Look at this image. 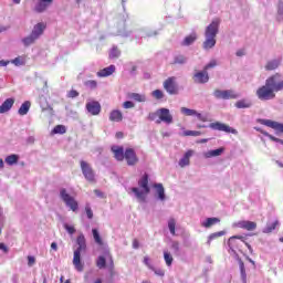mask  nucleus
Returning <instances> with one entry per match:
<instances>
[{
    "instance_id": "nucleus-53",
    "label": "nucleus",
    "mask_w": 283,
    "mask_h": 283,
    "mask_svg": "<svg viewBox=\"0 0 283 283\" xmlns=\"http://www.w3.org/2000/svg\"><path fill=\"white\" fill-rule=\"evenodd\" d=\"M36 264V259L34 256H28V266H34Z\"/></svg>"
},
{
    "instance_id": "nucleus-43",
    "label": "nucleus",
    "mask_w": 283,
    "mask_h": 283,
    "mask_svg": "<svg viewBox=\"0 0 283 283\" xmlns=\"http://www.w3.org/2000/svg\"><path fill=\"white\" fill-rule=\"evenodd\" d=\"M168 229H169L171 235H176V219H169Z\"/></svg>"
},
{
    "instance_id": "nucleus-13",
    "label": "nucleus",
    "mask_w": 283,
    "mask_h": 283,
    "mask_svg": "<svg viewBox=\"0 0 283 283\" xmlns=\"http://www.w3.org/2000/svg\"><path fill=\"white\" fill-rule=\"evenodd\" d=\"M192 81L200 85H205V83H209V73L203 69L202 71L193 74Z\"/></svg>"
},
{
    "instance_id": "nucleus-31",
    "label": "nucleus",
    "mask_w": 283,
    "mask_h": 283,
    "mask_svg": "<svg viewBox=\"0 0 283 283\" xmlns=\"http://www.w3.org/2000/svg\"><path fill=\"white\" fill-rule=\"evenodd\" d=\"M218 222H220L219 218H208L206 219V221L202 223V227H205L206 229H210V227H213V224H218Z\"/></svg>"
},
{
    "instance_id": "nucleus-15",
    "label": "nucleus",
    "mask_w": 283,
    "mask_h": 283,
    "mask_svg": "<svg viewBox=\"0 0 283 283\" xmlns=\"http://www.w3.org/2000/svg\"><path fill=\"white\" fill-rule=\"evenodd\" d=\"M261 125H265V127H271V129H275V132H280L283 134V124L273 122L271 119H260Z\"/></svg>"
},
{
    "instance_id": "nucleus-45",
    "label": "nucleus",
    "mask_w": 283,
    "mask_h": 283,
    "mask_svg": "<svg viewBox=\"0 0 283 283\" xmlns=\"http://www.w3.org/2000/svg\"><path fill=\"white\" fill-rule=\"evenodd\" d=\"M153 96H154V98H156V101H160V99L165 98V93H163V91H160V90H155L153 92Z\"/></svg>"
},
{
    "instance_id": "nucleus-28",
    "label": "nucleus",
    "mask_w": 283,
    "mask_h": 283,
    "mask_svg": "<svg viewBox=\"0 0 283 283\" xmlns=\"http://www.w3.org/2000/svg\"><path fill=\"white\" fill-rule=\"evenodd\" d=\"M222 154H224V148L223 147L214 149V150H209L208 153L205 154V156L207 158H216L218 156H222Z\"/></svg>"
},
{
    "instance_id": "nucleus-1",
    "label": "nucleus",
    "mask_w": 283,
    "mask_h": 283,
    "mask_svg": "<svg viewBox=\"0 0 283 283\" xmlns=\"http://www.w3.org/2000/svg\"><path fill=\"white\" fill-rule=\"evenodd\" d=\"M283 92V80L281 73H275L265 80V84L256 90L259 101H273L275 93Z\"/></svg>"
},
{
    "instance_id": "nucleus-7",
    "label": "nucleus",
    "mask_w": 283,
    "mask_h": 283,
    "mask_svg": "<svg viewBox=\"0 0 283 283\" xmlns=\"http://www.w3.org/2000/svg\"><path fill=\"white\" fill-rule=\"evenodd\" d=\"M80 167H81V170H82V174H83L84 178L88 182H96V175L94 174V169L92 168V166L87 161L81 160L80 161Z\"/></svg>"
},
{
    "instance_id": "nucleus-61",
    "label": "nucleus",
    "mask_w": 283,
    "mask_h": 283,
    "mask_svg": "<svg viewBox=\"0 0 283 283\" xmlns=\"http://www.w3.org/2000/svg\"><path fill=\"white\" fill-rule=\"evenodd\" d=\"M11 63H13V65H22L20 57H15L14 60L11 61Z\"/></svg>"
},
{
    "instance_id": "nucleus-26",
    "label": "nucleus",
    "mask_w": 283,
    "mask_h": 283,
    "mask_svg": "<svg viewBox=\"0 0 283 283\" xmlns=\"http://www.w3.org/2000/svg\"><path fill=\"white\" fill-rule=\"evenodd\" d=\"M32 106V104L30 103V101H25L20 108L18 109V114L20 116H25V114H28L30 112V107Z\"/></svg>"
},
{
    "instance_id": "nucleus-63",
    "label": "nucleus",
    "mask_w": 283,
    "mask_h": 283,
    "mask_svg": "<svg viewBox=\"0 0 283 283\" xmlns=\"http://www.w3.org/2000/svg\"><path fill=\"white\" fill-rule=\"evenodd\" d=\"M8 65H10V61H6V60L0 61V67H6Z\"/></svg>"
},
{
    "instance_id": "nucleus-25",
    "label": "nucleus",
    "mask_w": 283,
    "mask_h": 283,
    "mask_svg": "<svg viewBox=\"0 0 283 283\" xmlns=\"http://www.w3.org/2000/svg\"><path fill=\"white\" fill-rule=\"evenodd\" d=\"M128 98L132 101H136L137 103H145L147 101V97L139 93H128Z\"/></svg>"
},
{
    "instance_id": "nucleus-51",
    "label": "nucleus",
    "mask_w": 283,
    "mask_h": 283,
    "mask_svg": "<svg viewBox=\"0 0 283 283\" xmlns=\"http://www.w3.org/2000/svg\"><path fill=\"white\" fill-rule=\"evenodd\" d=\"M78 91L76 90H71L69 93H67V98H76L78 97Z\"/></svg>"
},
{
    "instance_id": "nucleus-6",
    "label": "nucleus",
    "mask_w": 283,
    "mask_h": 283,
    "mask_svg": "<svg viewBox=\"0 0 283 283\" xmlns=\"http://www.w3.org/2000/svg\"><path fill=\"white\" fill-rule=\"evenodd\" d=\"M60 198L63 200L66 207L71 208V211H78V201H76L74 197L70 196L65 188L60 190Z\"/></svg>"
},
{
    "instance_id": "nucleus-23",
    "label": "nucleus",
    "mask_w": 283,
    "mask_h": 283,
    "mask_svg": "<svg viewBox=\"0 0 283 283\" xmlns=\"http://www.w3.org/2000/svg\"><path fill=\"white\" fill-rule=\"evenodd\" d=\"M109 120L112 123H120L123 120V112L114 109L109 114Z\"/></svg>"
},
{
    "instance_id": "nucleus-3",
    "label": "nucleus",
    "mask_w": 283,
    "mask_h": 283,
    "mask_svg": "<svg viewBox=\"0 0 283 283\" xmlns=\"http://www.w3.org/2000/svg\"><path fill=\"white\" fill-rule=\"evenodd\" d=\"M220 28V20H213L206 29V41L202 43L203 50H211L216 48V36H218V30Z\"/></svg>"
},
{
    "instance_id": "nucleus-44",
    "label": "nucleus",
    "mask_w": 283,
    "mask_h": 283,
    "mask_svg": "<svg viewBox=\"0 0 283 283\" xmlns=\"http://www.w3.org/2000/svg\"><path fill=\"white\" fill-rule=\"evenodd\" d=\"M118 56H120V50H118L117 46H113L109 52V59H118Z\"/></svg>"
},
{
    "instance_id": "nucleus-30",
    "label": "nucleus",
    "mask_w": 283,
    "mask_h": 283,
    "mask_svg": "<svg viewBox=\"0 0 283 283\" xmlns=\"http://www.w3.org/2000/svg\"><path fill=\"white\" fill-rule=\"evenodd\" d=\"M234 107H237V109H249V107H251V102L247 99H240L235 102Z\"/></svg>"
},
{
    "instance_id": "nucleus-18",
    "label": "nucleus",
    "mask_w": 283,
    "mask_h": 283,
    "mask_svg": "<svg viewBox=\"0 0 283 283\" xmlns=\"http://www.w3.org/2000/svg\"><path fill=\"white\" fill-rule=\"evenodd\" d=\"M54 2V0H40V2L35 6L34 10L35 12H45L48 10V8H50V6H52V3Z\"/></svg>"
},
{
    "instance_id": "nucleus-5",
    "label": "nucleus",
    "mask_w": 283,
    "mask_h": 283,
    "mask_svg": "<svg viewBox=\"0 0 283 283\" xmlns=\"http://www.w3.org/2000/svg\"><path fill=\"white\" fill-rule=\"evenodd\" d=\"M213 96L221 101H235V98H240V94L234 90H214Z\"/></svg>"
},
{
    "instance_id": "nucleus-37",
    "label": "nucleus",
    "mask_w": 283,
    "mask_h": 283,
    "mask_svg": "<svg viewBox=\"0 0 283 283\" xmlns=\"http://www.w3.org/2000/svg\"><path fill=\"white\" fill-rule=\"evenodd\" d=\"M4 161L7 163V165H17V163H19V156L18 155H10L8 156Z\"/></svg>"
},
{
    "instance_id": "nucleus-10",
    "label": "nucleus",
    "mask_w": 283,
    "mask_h": 283,
    "mask_svg": "<svg viewBox=\"0 0 283 283\" xmlns=\"http://www.w3.org/2000/svg\"><path fill=\"white\" fill-rule=\"evenodd\" d=\"M210 129H213L214 132H224L226 134H238V130L232 128L231 126L220 123V122H214L209 124Z\"/></svg>"
},
{
    "instance_id": "nucleus-57",
    "label": "nucleus",
    "mask_w": 283,
    "mask_h": 283,
    "mask_svg": "<svg viewBox=\"0 0 283 283\" xmlns=\"http://www.w3.org/2000/svg\"><path fill=\"white\" fill-rule=\"evenodd\" d=\"M171 249H174V251H180V243L177 241L172 242Z\"/></svg>"
},
{
    "instance_id": "nucleus-14",
    "label": "nucleus",
    "mask_w": 283,
    "mask_h": 283,
    "mask_svg": "<svg viewBox=\"0 0 283 283\" xmlns=\"http://www.w3.org/2000/svg\"><path fill=\"white\" fill-rule=\"evenodd\" d=\"M111 151L115 160H117L118 163H123V160H125V148L123 146L114 145L111 147Z\"/></svg>"
},
{
    "instance_id": "nucleus-17",
    "label": "nucleus",
    "mask_w": 283,
    "mask_h": 283,
    "mask_svg": "<svg viewBox=\"0 0 283 283\" xmlns=\"http://www.w3.org/2000/svg\"><path fill=\"white\" fill-rule=\"evenodd\" d=\"M237 227H239V229H244L245 231H255V229H258V223L255 221H239Z\"/></svg>"
},
{
    "instance_id": "nucleus-56",
    "label": "nucleus",
    "mask_w": 283,
    "mask_h": 283,
    "mask_svg": "<svg viewBox=\"0 0 283 283\" xmlns=\"http://www.w3.org/2000/svg\"><path fill=\"white\" fill-rule=\"evenodd\" d=\"M195 116H197V118L199 120H201V123H207V116H205V115H202L200 113L195 114Z\"/></svg>"
},
{
    "instance_id": "nucleus-59",
    "label": "nucleus",
    "mask_w": 283,
    "mask_h": 283,
    "mask_svg": "<svg viewBox=\"0 0 283 283\" xmlns=\"http://www.w3.org/2000/svg\"><path fill=\"white\" fill-rule=\"evenodd\" d=\"M156 116H158V111H156V113H149L148 119L149 120H156Z\"/></svg>"
},
{
    "instance_id": "nucleus-38",
    "label": "nucleus",
    "mask_w": 283,
    "mask_h": 283,
    "mask_svg": "<svg viewBox=\"0 0 283 283\" xmlns=\"http://www.w3.org/2000/svg\"><path fill=\"white\" fill-rule=\"evenodd\" d=\"M96 266H97V269H105V266H107V260H105V256L97 258Z\"/></svg>"
},
{
    "instance_id": "nucleus-64",
    "label": "nucleus",
    "mask_w": 283,
    "mask_h": 283,
    "mask_svg": "<svg viewBox=\"0 0 283 283\" xmlns=\"http://www.w3.org/2000/svg\"><path fill=\"white\" fill-rule=\"evenodd\" d=\"M0 251H4V253H8V247L4 245V243H0Z\"/></svg>"
},
{
    "instance_id": "nucleus-50",
    "label": "nucleus",
    "mask_w": 283,
    "mask_h": 283,
    "mask_svg": "<svg viewBox=\"0 0 283 283\" xmlns=\"http://www.w3.org/2000/svg\"><path fill=\"white\" fill-rule=\"evenodd\" d=\"M123 107L124 109H133V107H135V104L132 101H126L123 103Z\"/></svg>"
},
{
    "instance_id": "nucleus-42",
    "label": "nucleus",
    "mask_w": 283,
    "mask_h": 283,
    "mask_svg": "<svg viewBox=\"0 0 283 283\" xmlns=\"http://www.w3.org/2000/svg\"><path fill=\"white\" fill-rule=\"evenodd\" d=\"M92 233H93V238H94L96 244L103 245V239L101 238V234L98 233V230L93 229Z\"/></svg>"
},
{
    "instance_id": "nucleus-21",
    "label": "nucleus",
    "mask_w": 283,
    "mask_h": 283,
    "mask_svg": "<svg viewBox=\"0 0 283 283\" xmlns=\"http://www.w3.org/2000/svg\"><path fill=\"white\" fill-rule=\"evenodd\" d=\"M13 105H14V98H7L0 106V114H6V112H10Z\"/></svg>"
},
{
    "instance_id": "nucleus-46",
    "label": "nucleus",
    "mask_w": 283,
    "mask_h": 283,
    "mask_svg": "<svg viewBox=\"0 0 283 283\" xmlns=\"http://www.w3.org/2000/svg\"><path fill=\"white\" fill-rule=\"evenodd\" d=\"M84 85L91 90H96L98 83L95 80H88L84 83Z\"/></svg>"
},
{
    "instance_id": "nucleus-39",
    "label": "nucleus",
    "mask_w": 283,
    "mask_h": 283,
    "mask_svg": "<svg viewBox=\"0 0 283 283\" xmlns=\"http://www.w3.org/2000/svg\"><path fill=\"white\" fill-rule=\"evenodd\" d=\"M164 260L167 266H171V264H174V256H171V253H169L168 251L164 252Z\"/></svg>"
},
{
    "instance_id": "nucleus-48",
    "label": "nucleus",
    "mask_w": 283,
    "mask_h": 283,
    "mask_svg": "<svg viewBox=\"0 0 283 283\" xmlns=\"http://www.w3.org/2000/svg\"><path fill=\"white\" fill-rule=\"evenodd\" d=\"M64 229L67 231V233H70V235H74V233H76L74 226L65 224Z\"/></svg>"
},
{
    "instance_id": "nucleus-55",
    "label": "nucleus",
    "mask_w": 283,
    "mask_h": 283,
    "mask_svg": "<svg viewBox=\"0 0 283 283\" xmlns=\"http://www.w3.org/2000/svg\"><path fill=\"white\" fill-rule=\"evenodd\" d=\"M277 14L279 17H281V19H283V2H279V6H277Z\"/></svg>"
},
{
    "instance_id": "nucleus-2",
    "label": "nucleus",
    "mask_w": 283,
    "mask_h": 283,
    "mask_svg": "<svg viewBox=\"0 0 283 283\" xmlns=\"http://www.w3.org/2000/svg\"><path fill=\"white\" fill-rule=\"evenodd\" d=\"M76 244L77 248L73 253V265L80 273H82L85 265L81 261V253H85V251H87V241L85 240V235L83 233L76 238Z\"/></svg>"
},
{
    "instance_id": "nucleus-12",
    "label": "nucleus",
    "mask_w": 283,
    "mask_h": 283,
    "mask_svg": "<svg viewBox=\"0 0 283 283\" xmlns=\"http://www.w3.org/2000/svg\"><path fill=\"white\" fill-rule=\"evenodd\" d=\"M164 90H166V92L169 93L170 95L178 94V84H176L175 76L168 77L164 82Z\"/></svg>"
},
{
    "instance_id": "nucleus-8",
    "label": "nucleus",
    "mask_w": 283,
    "mask_h": 283,
    "mask_svg": "<svg viewBox=\"0 0 283 283\" xmlns=\"http://www.w3.org/2000/svg\"><path fill=\"white\" fill-rule=\"evenodd\" d=\"M157 116L159 118L157 119V125H160L161 123H167V125H171V123H174V116H171L169 108L157 109Z\"/></svg>"
},
{
    "instance_id": "nucleus-36",
    "label": "nucleus",
    "mask_w": 283,
    "mask_h": 283,
    "mask_svg": "<svg viewBox=\"0 0 283 283\" xmlns=\"http://www.w3.org/2000/svg\"><path fill=\"white\" fill-rule=\"evenodd\" d=\"M187 63V57L185 55H177L174 59L172 65H185Z\"/></svg>"
},
{
    "instance_id": "nucleus-27",
    "label": "nucleus",
    "mask_w": 283,
    "mask_h": 283,
    "mask_svg": "<svg viewBox=\"0 0 283 283\" xmlns=\"http://www.w3.org/2000/svg\"><path fill=\"white\" fill-rule=\"evenodd\" d=\"M280 67V60H271L265 64V70L268 72H273Z\"/></svg>"
},
{
    "instance_id": "nucleus-22",
    "label": "nucleus",
    "mask_w": 283,
    "mask_h": 283,
    "mask_svg": "<svg viewBox=\"0 0 283 283\" xmlns=\"http://www.w3.org/2000/svg\"><path fill=\"white\" fill-rule=\"evenodd\" d=\"M193 156V150H187L184 157L179 160L180 167H188L190 165V158Z\"/></svg>"
},
{
    "instance_id": "nucleus-58",
    "label": "nucleus",
    "mask_w": 283,
    "mask_h": 283,
    "mask_svg": "<svg viewBox=\"0 0 283 283\" xmlns=\"http://www.w3.org/2000/svg\"><path fill=\"white\" fill-rule=\"evenodd\" d=\"M144 264L147 265L148 269H154V266H151V263H149V256L144 258Z\"/></svg>"
},
{
    "instance_id": "nucleus-54",
    "label": "nucleus",
    "mask_w": 283,
    "mask_h": 283,
    "mask_svg": "<svg viewBox=\"0 0 283 283\" xmlns=\"http://www.w3.org/2000/svg\"><path fill=\"white\" fill-rule=\"evenodd\" d=\"M151 271H154L155 275H158L159 277H164L165 275V270H156V269H150Z\"/></svg>"
},
{
    "instance_id": "nucleus-16",
    "label": "nucleus",
    "mask_w": 283,
    "mask_h": 283,
    "mask_svg": "<svg viewBox=\"0 0 283 283\" xmlns=\"http://www.w3.org/2000/svg\"><path fill=\"white\" fill-rule=\"evenodd\" d=\"M87 113L92 116H98L101 114V103L93 101L86 104Z\"/></svg>"
},
{
    "instance_id": "nucleus-32",
    "label": "nucleus",
    "mask_w": 283,
    "mask_h": 283,
    "mask_svg": "<svg viewBox=\"0 0 283 283\" xmlns=\"http://www.w3.org/2000/svg\"><path fill=\"white\" fill-rule=\"evenodd\" d=\"M36 40H38V38L31 33L27 38L22 39V43H23V45H25V48H28V46L32 45V43H35Z\"/></svg>"
},
{
    "instance_id": "nucleus-24",
    "label": "nucleus",
    "mask_w": 283,
    "mask_h": 283,
    "mask_svg": "<svg viewBox=\"0 0 283 283\" xmlns=\"http://www.w3.org/2000/svg\"><path fill=\"white\" fill-rule=\"evenodd\" d=\"M198 39V34L191 33L190 35L186 36L181 43V45L189 46L196 43Z\"/></svg>"
},
{
    "instance_id": "nucleus-29",
    "label": "nucleus",
    "mask_w": 283,
    "mask_h": 283,
    "mask_svg": "<svg viewBox=\"0 0 283 283\" xmlns=\"http://www.w3.org/2000/svg\"><path fill=\"white\" fill-rule=\"evenodd\" d=\"M238 262H239V269L241 273V281L242 283H247V268L244 266V261H242V259H239Z\"/></svg>"
},
{
    "instance_id": "nucleus-4",
    "label": "nucleus",
    "mask_w": 283,
    "mask_h": 283,
    "mask_svg": "<svg viewBox=\"0 0 283 283\" xmlns=\"http://www.w3.org/2000/svg\"><path fill=\"white\" fill-rule=\"evenodd\" d=\"M138 187L139 188H130V191L135 193V197L137 200H139V202H145V200H147V196H149V192L151 191L149 188V175H143V177L138 180Z\"/></svg>"
},
{
    "instance_id": "nucleus-47",
    "label": "nucleus",
    "mask_w": 283,
    "mask_h": 283,
    "mask_svg": "<svg viewBox=\"0 0 283 283\" xmlns=\"http://www.w3.org/2000/svg\"><path fill=\"white\" fill-rule=\"evenodd\" d=\"M218 65V62L216 60H211L205 67L203 70L207 72L208 70H211Z\"/></svg>"
},
{
    "instance_id": "nucleus-19",
    "label": "nucleus",
    "mask_w": 283,
    "mask_h": 283,
    "mask_svg": "<svg viewBox=\"0 0 283 283\" xmlns=\"http://www.w3.org/2000/svg\"><path fill=\"white\" fill-rule=\"evenodd\" d=\"M116 72L115 65H109L108 67L102 69L97 72V76L99 78H105L107 76H112Z\"/></svg>"
},
{
    "instance_id": "nucleus-62",
    "label": "nucleus",
    "mask_w": 283,
    "mask_h": 283,
    "mask_svg": "<svg viewBox=\"0 0 283 283\" xmlns=\"http://www.w3.org/2000/svg\"><path fill=\"white\" fill-rule=\"evenodd\" d=\"M182 136H195V130H185Z\"/></svg>"
},
{
    "instance_id": "nucleus-9",
    "label": "nucleus",
    "mask_w": 283,
    "mask_h": 283,
    "mask_svg": "<svg viewBox=\"0 0 283 283\" xmlns=\"http://www.w3.org/2000/svg\"><path fill=\"white\" fill-rule=\"evenodd\" d=\"M124 160H126V164L128 167H134L138 165V155H136V150L134 148H126L124 153Z\"/></svg>"
},
{
    "instance_id": "nucleus-60",
    "label": "nucleus",
    "mask_w": 283,
    "mask_h": 283,
    "mask_svg": "<svg viewBox=\"0 0 283 283\" xmlns=\"http://www.w3.org/2000/svg\"><path fill=\"white\" fill-rule=\"evenodd\" d=\"M140 242H138V239L133 240V249H139Z\"/></svg>"
},
{
    "instance_id": "nucleus-41",
    "label": "nucleus",
    "mask_w": 283,
    "mask_h": 283,
    "mask_svg": "<svg viewBox=\"0 0 283 283\" xmlns=\"http://www.w3.org/2000/svg\"><path fill=\"white\" fill-rule=\"evenodd\" d=\"M181 114H184L185 116H196V114H198V111L190 109L187 107H181Z\"/></svg>"
},
{
    "instance_id": "nucleus-34",
    "label": "nucleus",
    "mask_w": 283,
    "mask_h": 283,
    "mask_svg": "<svg viewBox=\"0 0 283 283\" xmlns=\"http://www.w3.org/2000/svg\"><path fill=\"white\" fill-rule=\"evenodd\" d=\"M155 189H157L159 200H165V187H163V184H156Z\"/></svg>"
},
{
    "instance_id": "nucleus-40",
    "label": "nucleus",
    "mask_w": 283,
    "mask_h": 283,
    "mask_svg": "<svg viewBox=\"0 0 283 283\" xmlns=\"http://www.w3.org/2000/svg\"><path fill=\"white\" fill-rule=\"evenodd\" d=\"M65 132H67V128H65L64 125H56V126L52 129L51 134H65Z\"/></svg>"
},
{
    "instance_id": "nucleus-52",
    "label": "nucleus",
    "mask_w": 283,
    "mask_h": 283,
    "mask_svg": "<svg viewBox=\"0 0 283 283\" xmlns=\"http://www.w3.org/2000/svg\"><path fill=\"white\" fill-rule=\"evenodd\" d=\"M264 136H268L273 143H281L282 144V139L269 134V133H263Z\"/></svg>"
},
{
    "instance_id": "nucleus-20",
    "label": "nucleus",
    "mask_w": 283,
    "mask_h": 283,
    "mask_svg": "<svg viewBox=\"0 0 283 283\" xmlns=\"http://www.w3.org/2000/svg\"><path fill=\"white\" fill-rule=\"evenodd\" d=\"M45 28H48V25L43 22H40L33 27L31 34H33L34 36H36L39 39V36H41V34H43V32H45Z\"/></svg>"
},
{
    "instance_id": "nucleus-35",
    "label": "nucleus",
    "mask_w": 283,
    "mask_h": 283,
    "mask_svg": "<svg viewBox=\"0 0 283 283\" xmlns=\"http://www.w3.org/2000/svg\"><path fill=\"white\" fill-rule=\"evenodd\" d=\"M224 231L213 232L208 237V244H211L213 240H218V238H222L224 235Z\"/></svg>"
},
{
    "instance_id": "nucleus-33",
    "label": "nucleus",
    "mask_w": 283,
    "mask_h": 283,
    "mask_svg": "<svg viewBox=\"0 0 283 283\" xmlns=\"http://www.w3.org/2000/svg\"><path fill=\"white\" fill-rule=\"evenodd\" d=\"M280 227V221L275 220L274 222L266 226L264 233H273Z\"/></svg>"
},
{
    "instance_id": "nucleus-11",
    "label": "nucleus",
    "mask_w": 283,
    "mask_h": 283,
    "mask_svg": "<svg viewBox=\"0 0 283 283\" xmlns=\"http://www.w3.org/2000/svg\"><path fill=\"white\" fill-rule=\"evenodd\" d=\"M242 244H244V237H231L228 240V245L230 247L232 253L242 251Z\"/></svg>"
},
{
    "instance_id": "nucleus-49",
    "label": "nucleus",
    "mask_w": 283,
    "mask_h": 283,
    "mask_svg": "<svg viewBox=\"0 0 283 283\" xmlns=\"http://www.w3.org/2000/svg\"><path fill=\"white\" fill-rule=\"evenodd\" d=\"M85 211L88 220H92V218H94V211H92V208L90 206H85Z\"/></svg>"
}]
</instances>
